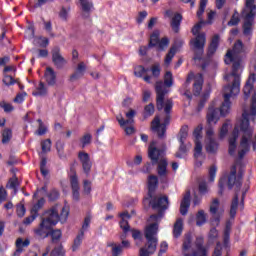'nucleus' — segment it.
<instances>
[{"label": "nucleus", "mask_w": 256, "mask_h": 256, "mask_svg": "<svg viewBox=\"0 0 256 256\" xmlns=\"http://www.w3.org/2000/svg\"><path fill=\"white\" fill-rule=\"evenodd\" d=\"M245 52V46L241 40L235 42L232 50L226 53L225 63L229 65L232 63V71L224 76L228 84L223 89L224 101L222 102L219 112L221 117H226L231 111V97H237L241 93V71L243 65L241 64V53Z\"/></svg>", "instance_id": "nucleus-1"}, {"label": "nucleus", "mask_w": 256, "mask_h": 256, "mask_svg": "<svg viewBox=\"0 0 256 256\" xmlns=\"http://www.w3.org/2000/svg\"><path fill=\"white\" fill-rule=\"evenodd\" d=\"M149 223H151L145 230V237L147 239V244L140 248L139 256H149L153 255L157 251V231L159 229V221L161 218L159 215H151L149 218Z\"/></svg>", "instance_id": "nucleus-2"}, {"label": "nucleus", "mask_w": 256, "mask_h": 256, "mask_svg": "<svg viewBox=\"0 0 256 256\" xmlns=\"http://www.w3.org/2000/svg\"><path fill=\"white\" fill-rule=\"evenodd\" d=\"M243 181V172H240L237 175V166H232L230 174L228 176V187L229 189L236 188V193L234 198L232 199V204L230 208L231 217H235L237 215V207H239V191L241 190V185Z\"/></svg>", "instance_id": "nucleus-3"}, {"label": "nucleus", "mask_w": 256, "mask_h": 256, "mask_svg": "<svg viewBox=\"0 0 256 256\" xmlns=\"http://www.w3.org/2000/svg\"><path fill=\"white\" fill-rule=\"evenodd\" d=\"M167 87H173V73H171V71L166 72L164 76V83L163 81H157L155 83L156 108L158 111H163L165 95L169 93V89H167Z\"/></svg>", "instance_id": "nucleus-4"}, {"label": "nucleus", "mask_w": 256, "mask_h": 256, "mask_svg": "<svg viewBox=\"0 0 256 256\" xmlns=\"http://www.w3.org/2000/svg\"><path fill=\"white\" fill-rule=\"evenodd\" d=\"M163 109L164 113H166L164 122L161 124V119L159 118V116H156L152 121V129L153 131L157 132V135L160 139H163V137L165 136V131H167V125H169V122L171 121L170 113L171 109H173V100H164Z\"/></svg>", "instance_id": "nucleus-5"}, {"label": "nucleus", "mask_w": 256, "mask_h": 256, "mask_svg": "<svg viewBox=\"0 0 256 256\" xmlns=\"http://www.w3.org/2000/svg\"><path fill=\"white\" fill-rule=\"evenodd\" d=\"M67 217H69V210L67 208L63 207L61 209V214L59 215V208L53 206L43 213L41 220L44 221L46 225L53 228L59 221H67Z\"/></svg>", "instance_id": "nucleus-6"}, {"label": "nucleus", "mask_w": 256, "mask_h": 256, "mask_svg": "<svg viewBox=\"0 0 256 256\" xmlns=\"http://www.w3.org/2000/svg\"><path fill=\"white\" fill-rule=\"evenodd\" d=\"M190 43L193 45L196 51L194 61L198 65H201V63L205 62V59H203L201 55H203L205 44L207 43V36L205 35V33L202 32L198 34L194 39H192Z\"/></svg>", "instance_id": "nucleus-7"}, {"label": "nucleus", "mask_w": 256, "mask_h": 256, "mask_svg": "<svg viewBox=\"0 0 256 256\" xmlns=\"http://www.w3.org/2000/svg\"><path fill=\"white\" fill-rule=\"evenodd\" d=\"M148 158L152 165H157L158 163L167 160L165 158V146L157 148V142L152 141L148 147Z\"/></svg>", "instance_id": "nucleus-8"}, {"label": "nucleus", "mask_w": 256, "mask_h": 256, "mask_svg": "<svg viewBox=\"0 0 256 256\" xmlns=\"http://www.w3.org/2000/svg\"><path fill=\"white\" fill-rule=\"evenodd\" d=\"M223 213H225V211L222 208H219V199L215 198L210 205V214L212 217L211 225L213 227H219Z\"/></svg>", "instance_id": "nucleus-9"}, {"label": "nucleus", "mask_w": 256, "mask_h": 256, "mask_svg": "<svg viewBox=\"0 0 256 256\" xmlns=\"http://www.w3.org/2000/svg\"><path fill=\"white\" fill-rule=\"evenodd\" d=\"M152 209H158L160 219L163 217V211L169 208V198L167 196H156L153 200L150 201Z\"/></svg>", "instance_id": "nucleus-10"}, {"label": "nucleus", "mask_w": 256, "mask_h": 256, "mask_svg": "<svg viewBox=\"0 0 256 256\" xmlns=\"http://www.w3.org/2000/svg\"><path fill=\"white\" fill-rule=\"evenodd\" d=\"M194 79V84H193V94L194 95H201V91H203V74L198 73L196 76L191 72L185 82V85H189L191 81Z\"/></svg>", "instance_id": "nucleus-11"}, {"label": "nucleus", "mask_w": 256, "mask_h": 256, "mask_svg": "<svg viewBox=\"0 0 256 256\" xmlns=\"http://www.w3.org/2000/svg\"><path fill=\"white\" fill-rule=\"evenodd\" d=\"M51 55H52V63L56 67V69H64L65 65H67V59L63 57L61 54V48L59 46H55L51 50Z\"/></svg>", "instance_id": "nucleus-12"}, {"label": "nucleus", "mask_w": 256, "mask_h": 256, "mask_svg": "<svg viewBox=\"0 0 256 256\" xmlns=\"http://www.w3.org/2000/svg\"><path fill=\"white\" fill-rule=\"evenodd\" d=\"M218 103H219V100L214 99L208 108L206 119H207V122L209 123V125H211L213 123L215 125L217 123V121H219L220 114H219V108H217Z\"/></svg>", "instance_id": "nucleus-13"}, {"label": "nucleus", "mask_w": 256, "mask_h": 256, "mask_svg": "<svg viewBox=\"0 0 256 256\" xmlns=\"http://www.w3.org/2000/svg\"><path fill=\"white\" fill-rule=\"evenodd\" d=\"M165 15L171 19L170 25L174 33H179L181 21H183V16L180 13H174L173 10H167Z\"/></svg>", "instance_id": "nucleus-14"}, {"label": "nucleus", "mask_w": 256, "mask_h": 256, "mask_svg": "<svg viewBox=\"0 0 256 256\" xmlns=\"http://www.w3.org/2000/svg\"><path fill=\"white\" fill-rule=\"evenodd\" d=\"M201 131H203V127L198 126L194 129L193 135L195 137L194 143H195V147H194V157L195 159H199V157H201V155H203V144H201V141L199 139H201Z\"/></svg>", "instance_id": "nucleus-15"}, {"label": "nucleus", "mask_w": 256, "mask_h": 256, "mask_svg": "<svg viewBox=\"0 0 256 256\" xmlns=\"http://www.w3.org/2000/svg\"><path fill=\"white\" fill-rule=\"evenodd\" d=\"M78 159L82 165L83 172L85 175L89 176L91 173V168L93 167V162H91V157L89 156V153L80 151L78 153Z\"/></svg>", "instance_id": "nucleus-16"}, {"label": "nucleus", "mask_w": 256, "mask_h": 256, "mask_svg": "<svg viewBox=\"0 0 256 256\" xmlns=\"http://www.w3.org/2000/svg\"><path fill=\"white\" fill-rule=\"evenodd\" d=\"M51 229L53 228L50 225L41 220L40 224L34 228V233L40 239H47L51 235Z\"/></svg>", "instance_id": "nucleus-17"}, {"label": "nucleus", "mask_w": 256, "mask_h": 256, "mask_svg": "<svg viewBox=\"0 0 256 256\" xmlns=\"http://www.w3.org/2000/svg\"><path fill=\"white\" fill-rule=\"evenodd\" d=\"M135 115H137V111L130 109L128 112H126V120L121 114L116 116V119L120 127H123L125 125H132V123H135Z\"/></svg>", "instance_id": "nucleus-18"}, {"label": "nucleus", "mask_w": 256, "mask_h": 256, "mask_svg": "<svg viewBox=\"0 0 256 256\" xmlns=\"http://www.w3.org/2000/svg\"><path fill=\"white\" fill-rule=\"evenodd\" d=\"M244 19L243 33L244 35H251L253 31V21H255V14H242Z\"/></svg>", "instance_id": "nucleus-19"}, {"label": "nucleus", "mask_w": 256, "mask_h": 256, "mask_svg": "<svg viewBox=\"0 0 256 256\" xmlns=\"http://www.w3.org/2000/svg\"><path fill=\"white\" fill-rule=\"evenodd\" d=\"M85 71H87V64L85 62H80L77 64L74 73L70 76L71 83H75V81H79L85 75Z\"/></svg>", "instance_id": "nucleus-20"}, {"label": "nucleus", "mask_w": 256, "mask_h": 256, "mask_svg": "<svg viewBox=\"0 0 256 256\" xmlns=\"http://www.w3.org/2000/svg\"><path fill=\"white\" fill-rule=\"evenodd\" d=\"M237 139H239V129L234 128L232 134L230 135L228 139V153L229 155H235V152L237 151Z\"/></svg>", "instance_id": "nucleus-21"}, {"label": "nucleus", "mask_w": 256, "mask_h": 256, "mask_svg": "<svg viewBox=\"0 0 256 256\" xmlns=\"http://www.w3.org/2000/svg\"><path fill=\"white\" fill-rule=\"evenodd\" d=\"M71 171L73 172V175L70 177V183L72 187V193H73V200L79 201V179L77 178V173L73 168H71Z\"/></svg>", "instance_id": "nucleus-22"}, {"label": "nucleus", "mask_w": 256, "mask_h": 256, "mask_svg": "<svg viewBox=\"0 0 256 256\" xmlns=\"http://www.w3.org/2000/svg\"><path fill=\"white\" fill-rule=\"evenodd\" d=\"M44 78L49 87H55L57 85V72L53 68H46Z\"/></svg>", "instance_id": "nucleus-23"}, {"label": "nucleus", "mask_w": 256, "mask_h": 256, "mask_svg": "<svg viewBox=\"0 0 256 256\" xmlns=\"http://www.w3.org/2000/svg\"><path fill=\"white\" fill-rule=\"evenodd\" d=\"M255 81H256L255 73H250L245 83V86L243 88L244 99H249V95H251V91H253L254 89Z\"/></svg>", "instance_id": "nucleus-24"}, {"label": "nucleus", "mask_w": 256, "mask_h": 256, "mask_svg": "<svg viewBox=\"0 0 256 256\" xmlns=\"http://www.w3.org/2000/svg\"><path fill=\"white\" fill-rule=\"evenodd\" d=\"M81 10H82V17L84 19H88L91 15V11H93V1L91 0H79Z\"/></svg>", "instance_id": "nucleus-25"}, {"label": "nucleus", "mask_w": 256, "mask_h": 256, "mask_svg": "<svg viewBox=\"0 0 256 256\" xmlns=\"http://www.w3.org/2000/svg\"><path fill=\"white\" fill-rule=\"evenodd\" d=\"M150 71L152 73L151 75H145L143 77V80L145 81V83H151V79H158V77H160L161 75V65L159 63H155L151 66Z\"/></svg>", "instance_id": "nucleus-26"}, {"label": "nucleus", "mask_w": 256, "mask_h": 256, "mask_svg": "<svg viewBox=\"0 0 256 256\" xmlns=\"http://www.w3.org/2000/svg\"><path fill=\"white\" fill-rule=\"evenodd\" d=\"M189 207H191V191H187L181 201L180 204V213L181 215H187L189 211Z\"/></svg>", "instance_id": "nucleus-27"}, {"label": "nucleus", "mask_w": 256, "mask_h": 256, "mask_svg": "<svg viewBox=\"0 0 256 256\" xmlns=\"http://www.w3.org/2000/svg\"><path fill=\"white\" fill-rule=\"evenodd\" d=\"M159 185V178L155 175H150L148 177V195L153 198L155 195V191H157V187Z\"/></svg>", "instance_id": "nucleus-28"}, {"label": "nucleus", "mask_w": 256, "mask_h": 256, "mask_svg": "<svg viewBox=\"0 0 256 256\" xmlns=\"http://www.w3.org/2000/svg\"><path fill=\"white\" fill-rule=\"evenodd\" d=\"M120 217V228L122 229L123 233H129V231H131V226H129V219H131V215H129V212H122Z\"/></svg>", "instance_id": "nucleus-29"}, {"label": "nucleus", "mask_w": 256, "mask_h": 256, "mask_svg": "<svg viewBox=\"0 0 256 256\" xmlns=\"http://www.w3.org/2000/svg\"><path fill=\"white\" fill-rule=\"evenodd\" d=\"M203 237H197L195 240V247L197 251L192 253V256H207V249L203 247Z\"/></svg>", "instance_id": "nucleus-30"}, {"label": "nucleus", "mask_w": 256, "mask_h": 256, "mask_svg": "<svg viewBox=\"0 0 256 256\" xmlns=\"http://www.w3.org/2000/svg\"><path fill=\"white\" fill-rule=\"evenodd\" d=\"M31 244L29 239L23 240L22 238H18L16 240V251L14 252V256H20L23 253V249Z\"/></svg>", "instance_id": "nucleus-31"}, {"label": "nucleus", "mask_w": 256, "mask_h": 256, "mask_svg": "<svg viewBox=\"0 0 256 256\" xmlns=\"http://www.w3.org/2000/svg\"><path fill=\"white\" fill-rule=\"evenodd\" d=\"M193 243V239L191 238V234H186L184 237V241L182 244V253L184 256H193L187 253L191 249V244Z\"/></svg>", "instance_id": "nucleus-32"}, {"label": "nucleus", "mask_w": 256, "mask_h": 256, "mask_svg": "<svg viewBox=\"0 0 256 256\" xmlns=\"http://www.w3.org/2000/svg\"><path fill=\"white\" fill-rule=\"evenodd\" d=\"M48 93V88L43 82H39L38 86H36L35 90L32 92L34 97H45Z\"/></svg>", "instance_id": "nucleus-33"}, {"label": "nucleus", "mask_w": 256, "mask_h": 256, "mask_svg": "<svg viewBox=\"0 0 256 256\" xmlns=\"http://www.w3.org/2000/svg\"><path fill=\"white\" fill-rule=\"evenodd\" d=\"M219 34H215L212 37V40L210 42V45L208 47V55L211 57V55H215V52L217 51V47H219Z\"/></svg>", "instance_id": "nucleus-34"}, {"label": "nucleus", "mask_w": 256, "mask_h": 256, "mask_svg": "<svg viewBox=\"0 0 256 256\" xmlns=\"http://www.w3.org/2000/svg\"><path fill=\"white\" fill-rule=\"evenodd\" d=\"M242 14L256 15L255 0H246L245 8L243 9Z\"/></svg>", "instance_id": "nucleus-35"}, {"label": "nucleus", "mask_w": 256, "mask_h": 256, "mask_svg": "<svg viewBox=\"0 0 256 256\" xmlns=\"http://www.w3.org/2000/svg\"><path fill=\"white\" fill-rule=\"evenodd\" d=\"M2 136V144L7 145L11 142V139H13V130L10 128H4L1 133Z\"/></svg>", "instance_id": "nucleus-36"}, {"label": "nucleus", "mask_w": 256, "mask_h": 256, "mask_svg": "<svg viewBox=\"0 0 256 256\" xmlns=\"http://www.w3.org/2000/svg\"><path fill=\"white\" fill-rule=\"evenodd\" d=\"M183 233V219L179 218L174 223L173 235L177 239Z\"/></svg>", "instance_id": "nucleus-37"}, {"label": "nucleus", "mask_w": 256, "mask_h": 256, "mask_svg": "<svg viewBox=\"0 0 256 256\" xmlns=\"http://www.w3.org/2000/svg\"><path fill=\"white\" fill-rule=\"evenodd\" d=\"M219 150V143L213 138H209L208 143L206 144L207 153L215 154Z\"/></svg>", "instance_id": "nucleus-38"}, {"label": "nucleus", "mask_w": 256, "mask_h": 256, "mask_svg": "<svg viewBox=\"0 0 256 256\" xmlns=\"http://www.w3.org/2000/svg\"><path fill=\"white\" fill-rule=\"evenodd\" d=\"M157 173L159 177H167V160H162L157 163Z\"/></svg>", "instance_id": "nucleus-39"}, {"label": "nucleus", "mask_w": 256, "mask_h": 256, "mask_svg": "<svg viewBox=\"0 0 256 256\" xmlns=\"http://www.w3.org/2000/svg\"><path fill=\"white\" fill-rule=\"evenodd\" d=\"M187 153H189V148H187L185 142H183L180 143V147L176 152L175 157H177V159H185V157H187Z\"/></svg>", "instance_id": "nucleus-40"}, {"label": "nucleus", "mask_w": 256, "mask_h": 256, "mask_svg": "<svg viewBox=\"0 0 256 256\" xmlns=\"http://www.w3.org/2000/svg\"><path fill=\"white\" fill-rule=\"evenodd\" d=\"M84 237H85V231L81 230L80 233L74 239V243L72 245V251H77V249L81 247V243L83 242Z\"/></svg>", "instance_id": "nucleus-41"}, {"label": "nucleus", "mask_w": 256, "mask_h": 256, "mask_svg": "<svg viewBox=\"0 0 256 256\" xmlns=\"http://www.w3.org/2000/svg\"><path fill=\"white\" fill-rule=\"evenodd\" d=\"M160 35H161V32L159 30L153 31V33L150 36L149 47H156V45H159Z\"/></svg>", "instance_id": "nucleus-42"}, {"label": "nucleus", "mask_w": 256, "mask_h": 256, "mask_svg": "<svg viewBox=\"0 0 256 256\" xmlns=\"http://www.w3.org/2000/svg\"><path fill=\"white\" fill-rule=\"evenodd\" d=\"M56 151L60 159H67V154H65V143L60 140L56 142Z\"/></svg>", "instance_id": "nucleus-43"}, {"label": "nucleus", "mask_w": 256, "mask_h": 256, "mask_svg": "<svg viewBox=\"0 0 256 256\" xmlns=\"http://www.w3.org/2000/svg\"><path fill=\"white\" fill-rule=\"evenodd\" d=\"M207 223V216L205 215V211L200 210L196 215V225L201 227V225H205Z\"/></svg>", "instance_id": "nucleus-44"}, {"label": "nucleus", "mask_w": 256, "mask_h": 256, "mask_svg": "<svg viewBox=\"0 0 256 256\" xmlns=\"http://www.w3.org/2000/svg\"><path fill=\"white\" fill-rule=\"evenodd\" d=\"M38 129L35 131V135H38L39 137L47 134V126H45V123H43V120L38 119Z\"/></svg>", "instance_id": "nucleus-45"}, {"label": "nucleus", "mask_w": 256, "mask_h": 256, "mask_svg": "<svg viewBox=\"0 0 256 256\" xmlns=\"http://www.w3.org/2000/svg\"><path fill=\"white\" fill-rule=\"evenodd\" d=\"M188 135H189V126L187 125L182 126L179 132L180 143H185V140L187 139Z\"/></svg>", "instance_id": "nucleus-46"}, {"label": "nucleus", "mask_w": 256, "mask_h": 256, "mask_svg": "<svg viewBox=\"0 0 256 256\" xmlns=\"http://www.w3.org/2000/svg\"><path fill=\"white\" fill-rule=\"evenodd\" d=\"M203 16H201L200 21L198 23H196L193 28H192V34L197 36V35H201V33H199L201 31V29H203V26L205 25V21H203Z\"/></svg>", "instance_id": "nucleus-47"}, {"label": "nucleus", "mask_w": 256, "mask_h": 256, "mask_svg": "<svg viewBox=\"0 0 256 256\" xmlns=\"http://www.w3.org/2000/svg\"><path fill=\"white\" fill-rule=\"evenodd\" d=\"M149 72V68H144L143 65L136 66L134 68V75L135 77L142 78L144 77L145 73Z\"/></svg>", "instance_id": "nucleus-48"}, {"label": "nucleus", "mask_w": 256, "mask_h": 256, "mask_svg": "<svg viewBox=\"0 0 256 256\" xmlns=\"http://www.w3.org/2000/svg\"><path fill=\"white\" fill-rule=\"evenodd\" d=\"M93 139V136L91 134L86 133L80 138V143L82 145V149H85L87 145H91V141Z\"/></svg>", "instance_id": "nucleus-49"}, {"label": "nucleus", "mask_w": 256, "mask_h": 256, "mask_svg": "<svg viewBox=\"0 0 256 256\" xmlns=\"http://www.w3.org/2000/svg\"><path fill=\"white\" fill-rule=\"evenodd\" d=\"M177 53V48L172 47L170 48L169 52L166 54L164 63L165 65H170L171 61H173V57H175V54Z\"/></svg>", "instance_id": "nucleus-50"}, {"label": "nucleus", "mask_w": 256, "mask_h": 256, "mask_svg": "<svg viewBox=\"0 0 256 256\" xmlns=\"http://www.w3.org/2000/svg\"><path fill=\"white\" fill-rule=\"evenodd\" d=\"M208 2L209 0H200L199 8L196 13L198 19H201V17H203V13H205V9L207 8Z\"/></svg>", "instance_id": "nucleus-51"}, {"label": "nucleus", "mask_w": 256, "mask_h": 256, "mask_svg": "<svg viewBox=\"0 0 256 256\" xmlns=\"http://www.w3.org/2000/svg\"><path fill=\"white\" fill-rule=\"evenodd\" d=\"M51 139H46L41 142L42 153H49L51 151Z\"/></svg>", "instance_id": "nucleus-52"}, {"label": "nucleus", "mask_w": 256, "mask_h": 256, "mask_svg": "<svg viewBox=\"0 0 256 256\" xmlns=\"http://www.w3.org/2000/svg\"><path fill=\"white\" fill-rule=\"evenodd\" d=\"M50 236L52 237V243H57L60 241L62 233L59 229L50 230Z\"/></svg>", "instance_id": "nucleus-53"}, {"label": "nucleus", "mask_w": 256, "mask_h": 256, "mask_svg": "<svg viewBox=\"0 0 256 256\" xmlns=\"http://www.w3.org/2000/svg\"><path fill=\"white\" fill-rule=\"evenodd\" d=\"M34 45H38L39 47H47V45H49V39L45 37L35 38Z\"/></svg>", "instance_id": "nucleus-54"}, {"label": "nucleus", "mask_w": 256, "mask_h": 256, "mask_svg": "<svg viewBox=\"0 0 256 256\" xmlns=\"http://www.w3.org/2000/svg\"><path fill=\"white\" fill-rule=\"evenodd\" d=\"M155 113V105L150 103L144 107V117H151Z\"/></svg>", "instance_id": "nucleus-55"}, {"label": "nucleus", "mask_w": 256, "mask_h": 256, "mask_svg": "<svg viewBox=\"0 0 256 256\" xmlns=\"http://www.w3.org/2000/svg\"><path fill=\"white\" fill-rule=\"evenodd\" d=\"M43 205H45V198L38 200V202L33 206L32 212L39 215V210L43 208Z\"/></svg>", "instance_id": "nucleus-56"}, {"label": "nucleus", "mask_w": 256, "mask_h": 256, "mask_svg": "<svg viewBox=\"0 0 256 256\" xmlns=\"http://www.w3.org/2000/svg\"><path fill=\"white\" fill-rule=\"evenodd\" d=\"M241 20L239 19V12H234V14L232 15L230 21L228 22V25L230 27H233L235 25H239V22Z\"/></svg>", "instance_id": "nucleus-57"}, {"label": "nucleus", "mask_w": 256, "mask_h": 256, "mask_svg": "<svg viewBox=\"0 0 256 256\" xmlns=\"http://www.w3.org/2000/svg\"><path fill=\"white\" fill-rule=\"evenodd\" d=\"M10 189L14 190V194H17V187H19V179L17 177H13L9 180Z\"/></svg>", "instance_id": "nucleus-58"}, {"label": "nucleus", "mask_w": 256, "mask_h": 256, "mask_svg": "<svg viewBox=\"0 0 256 256\" xmlns=\"http://www.w3.org/2000/svg\"><path fill=\"white\" fill-rule=\"evenodd\" d=\"M2 81L4 85H6L7 87H10V85H15V83H17V80H15L12 76L9 75H4Z\"/></svg>", "instance_id": "nucleus-59"}, {"label": "nucleus", "mask_w": 256, "mask_h": 256, "mask_svg": "<svg viewBox=\"0 0 256 256\" xmlns=\"http://www.w3.org/2000/svg\"><path fill=\"white\" fill-rule=\"evenodd\" d=\"M50 256H65V252L63 251V246H58L54 248L51 251Z\"/></svg>", "instance_id": "nucleus-60"}, {"label": "nucleus", "mask_w": 256, "mask_h": 256, "mask_svg": "<svg viewBox=\"0 0 256 256\" xmlns=\"http://www.w3.org/2000/svg\"><path fill=\"white\" fill-rule=\"evenodd\" d=\"M166 47H169V38L164 37L158 42V48L163 51Z\"/></svg>", "instance_id": "nucleus-61"}, {"label": "nucleus", "mask_w": 256, "mask_h": 256, "mask_svg": "<svg viewBox=\"0 0 256 256\" xmlns=\"http://www.w3.org/2000/svg\"><path fill=\"white\" fill-rule=\"evenodd\" d=\"M227 133H229V124L224 123L220 129L219 138L224 139Z\"/></svg>", "instance_id": "nucleus-62"}, {"label": "nucleus", "mask_w": 256, "mask_h": 256, "mask_svg": "<svg viewBox=\"0 0 256 256\" xmlns=\"http://www.w3.org/2000/svg\"><path fill=\"white\" fill-rule=\"evenodd\" d=\"M215 175H217V166L213 165L209 169V181L213 183L215 181Z\"/></svg>", "instance_id": "nucleus-63"}, {"label": "nucleus", "mask_w": 256, "mask_h": 256, "mask_svg": "<svg viewBox=\"0 0 256 256\" xmlns=\"http://www.w3.org/2000/svg\"><path fill=\"white\" fill-rule=\"evenodd\" d=\"M207 99H209V93L204 94L203 97L200 99L198 103V111H201V109L205 107V103H207Z\"/></svg>", "instance_id": "nucleus-64"}]
</instances>
